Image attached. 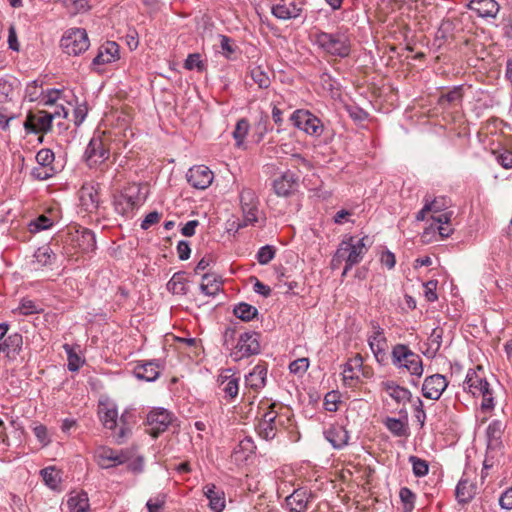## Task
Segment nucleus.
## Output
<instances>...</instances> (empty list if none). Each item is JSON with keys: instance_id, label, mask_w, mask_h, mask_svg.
Returning a JSON list of instances; mask_svg holds the SVG:
<instances>
[{"instance_id": "ddd939ff", "label": "nucleus", "mask_w": 512, "mask_h": 512, "mask_svg": "<svg viewBox=\"0 0 512 512\" xmlns=\"http://www.w3.org/2000/svg\"><path fill=\"white\" fill-rule=\"evenodd\" d=\"M97 463L102 469H109L128 461L127 453L116 451L109 447H100L95 453Z\"/></svg>"}, {"instance_id": "a878e982", "label": "nucleus", "mask_w": 512, "mask_h": 512, "mask_svg": "<svg viewBox=\"0 0 512 512\" xmlns=\"http://www.w3.org/2000/svg\"><path fill=\"white\" fill-rule=\"evenodd\" d=\"M159 368V364L155 361H148L145 363L137 364L134 368V375L140 380L153 382L160 375Z\"/></svg>"}, {"instance_id": "5fc2aeb1", "label": "nucleus", "mask_w": 512, "mask_h": 512, "mask_svg": "<svg viewBox=\"0 0 512 512\" xmlns=\"http://www.w3.org/2000/svg\"><path fill=\"white\" fill-rule=\"evenodd\" d=\"M271 13L273 16H275L277 19L280 20H289V19H295V11H289L286 7L285 2L278 3L276 5H273L271 8Z\"/></svg>"}, {"instance_id": "f3484780", "label": "nucleus", "mask_w": 512, "mask_h": 512, "mask_svg": "<svg viewBox=\"0 0 512 512\" xmlns=\"http://www.w3.org/2000/svg\"><path fill=\"white\" fill-rule=\"evenodd\" d=\"M140 204L138 192H132L131 189L121 193L114 201L116 211L126 216L138 208Z\"/></svg>"}, {"instance_id": "cd10ccee", "label": "nucleus", "mask_w": 512, "mask_h": 512, "mask_svg": "<svg viewBox=\"0 0 512 512\" xmlns=\"http://www.w3.org/2000/svg\"><path fill=\"white\" fill-rule=\"evenodd\" d=\"M222 289V279L215 273H206L202 276L201 292L206 296H215Z\"/></svg>"}, {"instance_id": "de8ad7c7", "label": "nucleus", "mask_w": 512, "mask_h": 512, "mask_svg": "<svg viewBox=\"0 0 512 512\" xmlns=\"http://www.w3.org/2000/svg\"><path fill=\"white\" fill-rule=\"evenodd\" d=\"M249 128L250 124L246 118H241L237 121L235 129L233 131V138L235 139L236 145L238 147H240L243 144L248 134Z\"/></svg>"}, {"instance_id": "f704fd0d", "label": "nucleus", "mask_w": 512, "mask_h": 512, "mask_svg": "<svg viewBox=\"0 0 512 512\" xmlns=\"http://www.w3.org/2000/svg\"><path fill=\"white\" fill-rule=\"evenodd\" d=\"M35 262L44 267V266H51L55 263L57 256L53 252L50 246L45 245L42 247H39L34 254Z\"/></svg>"}, {"instance_id": "7ed1b4c3", "label": "nucleus", "mask_w": 512, "mask_h": 512, "mask_svg": "<svg viewBox=\"0 0 512 512\" xmlns=\"http://www.w3.org/2000/svg\"><path fill=\"white\" fill-rule=\"evenodd\" d=\"M314 43L326 55L346 58L351 53V40L346 31L325 32L317 30L313 33Z\"/></svg>"}, {"instance_id": "f257e3e1", "label": "nucleus", "mask_w": 512, "mask_h": 512, "mask_svg": "<svg viewBox=\"0 0 512 512\" xmlns=\"http://www.w3.org/2000/svg\"><path fill=\"white\" fill-rule=\"evenodd\" d=\"M371 242L368 236H364L358 240L353 236L344 238L331 261L333 269L340 267L342 262H345V266L342 272V276H345L353 266L359 264L365 254L368 252Z\"/></svg>"}, {"instance_id": "e433bc0d", "label": "nucleus", "mask_w": 512, "mask_h": 512, "mask_svg": "<svg viewBox=\"0 0 512 512\" xmlns=\"http://www.w3.org/2000/svg\"><path fill=\"white\" fill-rule=\"evenodd\" d=\"M81 201L86 207V210H92L98 208L99 205V194L94 187H83L81 189Z\"/></svg>"}, {"instance_id": "473e14b6", "label": "nucleus", "mask_w": 512, "mask_h": 512, "mask_svg": "<svg viewBox=\"0 0 512 512\" xmlns=\"http://www.w3.org/2000/svg\"><path fill=\"white\" fill-rule=\"evenodd\" d=\"M362 366V358L360 356L355 357L354 359L349 360L343 369V381L344 384L351 387L358 380L359 376L354 371L355 367L360 368Z\"/></svg>"}, {"instance_id": "b1692460", "label": "nucleus", "mask_w": 512, "mask_h": 512, "mask_svg": "<svg viewBox=\"0 0 512 512\" xmlns=\"http://www.w3.org/2000/svg\"><path fill=\"white\" fill-rule=\"evenodd\" d=\"M203 493L209 500V508L214 512H222L225 508V493L215 484L210 483L203 487Z\"/></svg>"}, {"instance_id": "bf43d9fd", "label": "nucleus", "mask_w": 512, "mask_h": 512, "mask_svg": "<svg viewBox=\"0 0 512 512\" xmlns=\"http://www.w3.org/2000/svg\"><path fill=\"white\" fill-rule=\"evenodd\" d=\"M118 412L115 408H107L101 415L103 425L108 429H114L117 426Z\"/></svg>"}, {"instance_id": "a211bd4d", "label": "nucleus", "mask_w": 512, "mask_h": 512, "mask_svg": "<svg viewBox=\"0 0 512 512\" xmlns=\"http://www.w3.org/2000/svg\"><path fill=\"white\" fill-rule=\"evenodd\" d=\"M506 425L503 421L495 419L490 422L486 429L487 451L499 450L502 446V435Z\"/></svg>"}, {"instance_id": "20e7f679", "label": "nucleus", "mask_w": 512, "mask_h": 512, "mask_svg": "<svg viewBox=\"0 0 512 512\" xmlns=\"http://www.w3.org/2000/svg\"><path fill=\"white\" fill-rule=\"evenodd\" d=\"M463 390L472 394L474 397H482L481 409L483 411H490L494 408L493 391L484 375V369L481 365L467 371L463 382Z\"/></svg>"}, {"instance_id": "6e6552de", "label": "nucleus", "mask_w": 512, "mask_h": 512, "mask_svg": "<svg viewBox=\"0 0 512 512\" xmlns=\"http://www.w3.org/2000/svg\"><path fill=\"white\" fill-rule=\"evenodd\" d=\"M110 156V147L105 138L94 136L88 143L84 158L90 168L104 163Z\"/></svg>"}, {"instance_id": "864d4df0", "label": "nucleus", "mask_w": 512, "mask_h": 512, "mask_svg": "<svg viewBox=\"0 0 512 512\" xmlns=\"http://www.w3.org/2000/svg\"><path fill=\"white\" fill-rule=\"evenodd\" d=\"M275 254L276 248L274 246L265 245L258 250L256 254V259L259 264L266 265L272 261V259L275 257Z\"/></svg>"}, {"instance_id": "58836bf2", "label": "nucleus", "mask_w": 512, "mask_h": 512, "mask_svg": "<svg viewBox=\"0 0 512 512\" xmlns=\"http://www.w3.org/2000/svg\"><path fill=\"white\" fill-rule=\"evenodd\" d=\"M71 16L88 12L91 9L87 0H60Z\"/></svg>"}, {"instance_id": "7c9ffc66", "label": "nucleus", "mask_w": 512, "mask_h": 512, "mask_svg": "<svg viewBox=\"0 0 512 512\" xmlns=\"http://www.w3.org/2000/svg\"><path fill=\"white\" fill-rule=\"evenodd\" d=\"M267 369L262 365H256L246 376V384L254 390H258L265 385Z\"/></svg>"}, {"instance_id": "338daca9", "label": "nucleus", "mask_w": 512, "mask_h": 512, "mask_svg": "<svg viewBox=\"0 0 512 512\" xmlns=\"http://www.w3.org/2000/svg\"><path fill=\"white\" fill-rule=\"evenodd\" d=\"M34 435L38 439V441L46 446L50 443V438L48 436V431L45 425L39 424L33 428Z\"/></svg>"}, {"instance_id": "393cba45", "label": "nucleus", "mask_w": 512, "mask_h": 512, "mask_svg": "<svg viewBox=\"0 0 512 512\" xmlns=\"http://www.w3.org/2000/svg\"><path fill=\"white\" fill-rule=\"evenodd\" d=\"M326 440L331 443L335 449H342L348 444L349 433L342 425H331L324 432Z\"/></svg>"}, {"instance_id": "bb28decb", "label": "nucleus", "mask_w": 512, "mask_h": 512, "mask_svg": "<svg viewBox=\"0 0 512 512\" xmlns=\"http://www.w3.org/2000/svg\"><path fill=\"white\" fill-rule=\"evenodd\" d=\"M218 384L224 396L228 399H233L238 395L239 391V378L233 374H221L218 377Z\"/></svg>"}, {"instance_id": "4be33fe9", "label": "nucleus", "mask_w": 512, "mask_h": 512, "mask_svg": "<svg viewBox=\"0 0 512 512\" xmlns=\"http://www.w3.org/2000/svg\"><path fill=\"white\" fill-rule=\"evenodd\" d=\"M72 241L83 253H90L96 249L95 234L88 228H78L72 238Z\"/></svg>"}, {"instance_id": "69168bd1", "label": "nucleus", "mask_w": 512, "mask_h": 512, "mask_svg": "<svg viewBox=\"0 0 512 512\" xmlns=\"http://www.w3.org/2000/svg\"><path fill=\"white\" fill-rule=\"evenodd\" d=\"M339 394L335 391L328 392L324 397L325 409L329 412H335L338 409Z\"/></svg>"}, {"instance_id": "e2e57ef3", "label": "nucleus", "mask_w": 512, "mask_h": 512, "mask_svg": "<svg viewBox=\"0 0 512 512\" xmlns=\"http://www.w3.org/2000/svg\"><path fill=\"white\" fill-rule=\"evenodd\" d=\"M35 159L38 165L52 166L55 157L52 150L44 148L37 152Z\"/></svg>"}, {"instance_id": "4d7b16f0", "label": "nucleus", "mask_w": 512, "mask_h": 512, "mask_svg": "<svg viewBox=\"0 0 512 512\" xmlns=\"http://www.w3.org/2000/svg\"><path fill=\"white\" fill-rule=\"evenodd\" d=\"M42 93V83L34 80L26 86L25 98H27L30 102H34L39 99Z\"/></svg>"}, {"instance_id": "a18cd8bd", "label": "nucleus", "mask_w": 512, "mask_h": 512, "mask_svg": "<svg viewBox=\"0 0 512 512\" xmlns=\"http://www.w3.org/2000/svg\"><path fill=\"white\" fill-rule=\"evenodd\" d=\"M40 475L42 476L44 483L51 489H56L61 482L60 474L54 466L42 469L40 471Z\"/></svg>"}, {"instance_id": "9b49d317", "label": "nucleus", "mask_w": 512, "mask_h": 512, "mask_svg": "<svg viewBox=\"0 0 512 512\" xmlns=\"http://www.w3.org/2000/svg\"><path fill=\"white\" fill-rule=\"evenodd\" d=\"M24 128L27 133H47L52 128V116L45 110L29 112L24 122Z\"/></svg>"}, {"instance_id": "603ef678", "label": "nucleus", "mask_w": 512, "mask_h": 512, "mask_svg": "<svg viewBox=\"0 0 512 512\" xmlns=\"http://www.w3.org/2000/svg\"><path fill=\"white\" fill-rule=\"evenodd\" d=\"M409 462L412 464L413 474L416 477H423L429 472V465L426 460H423L417 456H410Z\"/></svg>"}, {"instance_id": "c9c22d12", "label": "nucleus", "mask_w": 512, "mask_h": 512, "mask_svg": "<svg viewBox=\"0 0 512 512\" xmlns=\"http://www.w3.org/2000/svg\"><path fill=\"white\" fill-rule=\"evenodd\" d=\"M186 278L183 272L175 273L167 283V289L176 295H186L188 288L186 286Z\"/></svg>"}, {"instance_id": "09e8293b", "label": "nucleus", "mask_w": 512, "mask_h": 512, "mask_svg": "<svg viewBox=\"0 0 512 512\" xmlns=\"http://www.w3.org/2000/svg\"><path fill=\"white\" fill-rule=\"evenodd\" d=\"M424 201L431 208L430 212L433 213L444 211L450 206V200L445 196H439L434 199L425 196Z\"/></svg>"}, {"instance_id": "dca6fc26", "label": "nucleus", "mask_w": 512, "mask_h": 512, "mask_svg": "<svg viewBox=\"0 0 512 512\" xmlns=\"http://www.w3.org/2000/svg\"><path fill=\"white\" fill-rule=\"evenodd\" d=\"M373 333L368 337V343L376 360L381 362L386 356L387 340L384 330L375 322H372Z\"/></svg>"}, {"instance_id": "aec40b11", "label": "nucleus", "mask_w": 512, "mask_h": 512, "mask_svg": "<svg viewBox=\"0 0 512 512\" xmlns=\"http://www.w3.org/2000/svg\"><path fill=\"white\" fill-rule=\"evenodd\" d=\"M119 59V45L113 41H107L101 45L98 54L92 61L93 66L115 62Z\"/></svg>"}, {"instance_id": "ea45409f", "label": "nucleus", "mask_w": 512, "mask_h": 512, "mask_svg": "<svg viewBox=\"0 0 512 512\" xmlns=\"http://www.w3.org/2000/svg\"><path fill=\"white\" fill-rule=\"evenodd\" d=\"M250 76L260 89H266L271 84L269 73L262 66L253 67Z\"/></svg>"}, {"instance_id": "a19ab883", "label": "nucleus", "mask_w": 512, "mask_h": 512, "mask_svg": "<svg viewBox=\"0 0 512 512\" xmlns=\"http://www.w3.org/2000/svg\"><path fill=\"white\" fill-rule=\"evenodd\" d=\"M233 313L237 318L248 322L257 316L258 310L256 307L242 302L234 307Z\"/></svg>"}, {"instance_id": "4468645a", "label": "nucleus", "mask_w": 512, "mask_h": 512, "mask_svg": "<svg viewBox=\"0 0 512 512\" xmlns=\"http://www.w3.org/2000/svg\"><path fill=\"white\" fill-rule=\"evenodd\" d=\"M186 177L192 187L204 190L212 184L214 174L207 166L197 165L188 170Z\"/></svg>"}, {"instance_id": "5701e85b", "label": "nucleus", "mask_w": 512, "mask_h": 512, "mask_svg": "<svg viewBox=\"0 0 512 512\" xmlns=\"http://www.w3.org/2000/svg\"><path fill=\"white\" fill-rule=\"evenodd\" d=\"M298 180V176L288 170L273 181L274 192L278 196L287 197L291 194L293 187L297 185Z\"/></svg>"}, {"instance_id": "774afa93", "label": "nucleus", "mask_w": 512, "mask_h": 512, "mask_svg": "<svg viewBox=\"0 0 512 512\" xmlns=\"http://www.w3.org/2000/svg\"><path fill=\"white\" fill-rule=\"evenodd\" d=\"M220 47L223 51L224 56L230 59L231 55L235 52V47L232 45L231 38L226 35H219Z\"/></svg>"}, {"instance_id": "423d86ee", "label": "nucleus", "mask_w": 512, "mask_h": 512, "mask_svg": "<svg viewBox=\"0 0 512 512\" xmlns=\"http://www.w3.org/2000/svg\"><path fill=\"white\" fill-rule=\"evenodd\" d=\"M243 223L239 228L255 225L258 222L259 200L254 190L243 187L239 192Z\"/></svg>"}, {"instance_id": "6ab92c4d", "label": "nucleus", "mask_w": 512, "mask_h": 512, "mask_svg": "<svg viewBox=\"0 0 512 512\" xmlns=\"http://www.w3.org/2000/svg\"><path fill=\"white\" fill-rule=\"evenodd\" d=\"M468 8L481 18H496L500 5L495 0H470Z\"/></svg>"}, {"instance_id": "13d9d810", "label": "nucleus", "mask_w": 512, "mask_h": 512, "mask_svg": "<svg viewBox=\"0 0 512 512\" xmlns=\"http://www.w3.org/2000/svg\"><path fill=\"white\" fill-rule=\"evenodd\" d=\"M52 225L53 221L50 218H48L45 215H41L34 221L30 222L29 229L32 233H36L42 230L49 229L52 227Z\"/></svg>"}, {"instance_id": "79ce46f5", "label": "nucleus", "mask_w": 512, "mask_h": 512, "mask_svg": "<svg viewBox=\"0 0 512 512\" xmlns=\"http://www.w3.org/2000/svg\"><path fill=\"white\" fill-rule=\"evenodd\" d=\"M442 337H443V329L442 328H434L428 337V349L425 353L431 357H434L436 353L439 351L442 345Z\"/></svg>"}, {"instance_id": "0eeeda50", "label": "nucleus", "mask_w": 512, "mask_h": 512, "mask_svg": "<svg viewBox=\"0 0 512 512\" xmlns=\"http://www.w3.org/2000/svg\"><path fill=\"white\" fill-rule=\"evenodd\" d=\"M90 42L85 29L71 28L61 39V47L68 55L77 56L89 48Z\"/></svg>"}, {"instance_id": "2eb2a0df", "label": "nucleus", "mask_w": 512, "mask_h": 512, "mask_svg": "<svg viewBox=\"0 0 512 512\" xmlns=\"http://www.w3.org/2000/svg\"><path fill=\"white\" fill-rule=\"evenodd\" d=\"M448 386V381L441 374H433L425 378L422 385V394L425 398L438 400Z\"/></svg>"}, {"instance_id": "c85d7f7f", "label": "nucleus", "mask_w": 512, "mask_h": 512, "mask_svg": "<svg viewBox=\"0 0 512 512\" xmlns=\"http://www.w3.org/2000/svg\"><path fill=\"white\" fill-rule=\"evenodd\" d=\"M382 386L383 390L397 403H405L411 397V392L407 388L401 387L393 381L383 382Z\"/></svg>"}, {"instance_id": "f03ea898", "label": "nucleus", "mask_w": 512, "mask_h": 512, "mask_svg": "<svg viewBox=\"0 0 512 512\" xmlns=\"http://www.w3.org/2000/svg\"><path fill=\"white\" fill-rule=\"evenodd\" d=\"M293 425V414L287 408L276 403L269 404L262 414L255 429L258 436L264 440H272L279 431L289 429Z\"/></svg>"}, {"instance_id": "39448f33", "label": "nucleus", "mask_w": 512, "mask_h": 512, "mask_svg": "<svg viewBox=\"0 0 512 512\" xmlns=\"http://www.w3.org/2000/svg\"><path fill=\"white\" fill-rule=\"evenodd\" d=\"M391 360L397 369H405L412 377L421 378L424 370L422 359L407 345L396 344L392 348Z\"/></svg>"}, {"instance_id": "052dcab7", "label": "nucleus", "mask_w": 512, "mask_h": 512, "mask_svg": "<svg viewBox=\"0 0 512 512\" xmlns=\"http://www.w3.org/2000/svg\"><path fill=\"white\" fill-rule=\"evenodd\" d=\"M166 503V495L158 494L155 497L150 498L146 502V508L148 512H162Z\"/></svg>"}, {"instance_id": "37998d69", "label": "nucleus", "mask_w": 512, "mask_h": 512, "mask_svg": "<svg viewBox=\"0 0 512 512\" xmlns=\"http://www.w3.org/2000/svg\"><path fill=\"white\" fill-rule=\"evenodd\" d=\"M385 426L394 436L403 437L408 435V426L401 419L388 417L385 420Z\"/></svg>"}, {"instance_id": "0e129e2a", "label": "nucleus", "mask_w": 512, "mask_h": 512, "mask_svg": "<svg viewBox=\"0 0 512 512\" xmlns=\"http://www.w3.org/2000/svg\"><path fill=\"white\" fill-rule=\"evenodd\" d=\"M308 367V358H299L290 363L289 370L293 374L303 375L307 371Z\"/></svg>"}, {"instance_id": "49530a36", "label": "nucleus", "mask_w": 512, "mask_h": 512, "mask_svg": "<svg viewBox=\"0 0 512 512\" xmlns=\"http://www.w3.org/2000/svg\"><path fill=\"white\" fill-rule=\"evenodd\" d=\"M4 346L7 350V356L11 354H18L23 345L22 335L19 333L10 334L4 341Z\"/></svg>"}, {"instance_id": "9d476101", "label": "nucleus", "mask_w": 512, "mask_h": 512, "mask_svg": "<svg viewBox=\"0 0 512 512\" xmlns=\"http://www.w3.org/2000/svg\"><path fill=\"white\" fill-rule=\"evenodd\" d=\"M293 125L309 135L319 136L323 131V125L319 118L307 110H296L290 116Z\"/></svg>"}, {"instance_id": "f8f14e48", "label": "nucleus", "mask_w": 512, "mask_h": 512, "mask_svg": "<svg viewBox=\"0 0 512 512\" xmlns=\"http://www.w3.org/2000/svg\"><path fill=\"white\" fill-rule=\"evenodd\" d=\"M172 422L171 413L164 408H156L147 415L149 434L156 438L167 430Z\"/></svg>"}, {"instance_id": "2f4dec72", "label": "nucleus", "mask_w": 512, "mask_h": 512, "mask_svg": "<svg viewBox=\"0 0 512 512\" xmlns=\"http://www.w3.org/2000/svg\"><path fill=\"white\" fill-rule=\"evenodd\" d=\"M44 311L42 305L29 298H22L19 306L12 310L13 314L22 316H29L33 314H40Z\"/></svg>"}, {"instance_id": "412c9836", "label": "nucleus", "mask_w": 512, "mask_h": 512, "mask_svg": "<svg viewBox=\"0 0 512 512\" xmlns=\"http://www.w3.org/2000/svg\"><path fill=\"white\" fill-rule=\"evenodd\" d=\"M312 497L313 494L311 491L299 488L294 490V492L286 498V503L292 512H305L308 509V503Z\"/></svg>"}, {"instance_id": "1a4fd4ad", "label": "nucleus", "mask_w": 512, "mask_h": 512, "mask_svg": "<svg viewBox=\"0 0 512 512\" xmlns=\"http://www.w3.org/2000/svg\"><path fill=\"white\" fill-rule=\"evenodd\" d=\"M260 334L257 332L242 333L231 352L235 361L260 353Z\"/></svg>"}, {"instance_id": "3c124183", "label": "nucleus", "mask_w": 512, "mask_h": 512, "mask_svg": "<svg viewBox=\"0 0 512 512\" xmlns=\"http://www.w3.org/2000/svg\"><path fill=\"white\" fill-rule=\"evenodd\" d=\"M68 359V370L71 372H76L80 369L83 361L79 357V355L73 350V348L69 344H64L63 346Z\"/></svg>"}, {"instance_id": "c03bdc74", "label": "nucleus", "mask_w": 512, "mask_h": 512, "mask_svg": "<svg viewBox=\"0 0 512 512\" xmlns=\"http://www.w3.org/2000/svg\"><path fill=\"white\" fill-rule=\"evenodd\" d=\"M452 212L442 213L438 216H432V219L438 223L437 229L442 238H447L453 233V228L449 225Z\"/></svg>"}, {"instance_id": "680f3d73", "label": "nucleus", "mask_w": 512, "mask_h": 512, "mask_svg": "<svg viewBox=\"0 0 512 512\" xmlns=\"http://www.w3.org/2000/svg\"><path fill=\"white\" fill-rule=\"evenodd\" d=\"M184 68L187 70L197 69L198 71H203L205 65L201 60V56L199 53L189 54L184 63Z\"/></svg>"}, {"instance_id": "4c0bfd02", "label": "nucleus", "mask_w": 512, "mask_h": 512, "mask_svg": "<svg viewBox=\"0 0 512 512\" xmlns=\"http://www.w3.org/2000/svg\"><path fill=\"white\" fill-rule=\"evenodd\" d=\"M463 97L462 86H456L449 92L442 94L438 99V104L442 108L461 102Z\"/></svg>"}, {"instance_id": "c756f323", "label": "nucleus", "mask_w": 512, "mask_h": 512, "mask_svg": "<svg viewBox=\"0 0 512 512\" xmlns=\"http://www.w3.org/2000/svg\"><path fill=\"white\" fill-rule=\"evenodd\" d=\"M476 485L468 479L462 478L456 486V498L460 503L469 502L476 494Z\"/></svg>"}, {"instance_id": "8fccbe9b", "label": "nucleus", "mask_w": 512, "mask_h": 512, "mask_svg": "<svg viewBox=\"0 0 512 512\" xmlns=\"http://www.w3.org/2000/svg\"><path fill=\"white\" fill-rule=\"evenodd\" d=\"M399 497L403 503V512H412L416 499L415 493L408 487H402L399 491Z\"/></svg>"}, {"instance_id": "72a5a7b5", "label": "nucleus", "mask_w": 512, "mask_h": 512, "mask_svg": "<svg viewBox=\"0 0 512 512\" xmlns=\"http://www.w3.org/2000/svg\"><path fill=\"white\" fill-rule=\"evenodd\" d=\"M69 512H89V499L85 492L72 495L67 500Z\"/></svg>"}, {"instance_id": "6e6d98bb", "label": "nucleus", "mask_w": 512, "mask_h": 512, "mask_svg": "<svg viewBox=\"0 0 512 512\" xmlns=\"http://www.w3.org/2000/svg\"><path fill=\"white\" fill-rule=\"evenodd\" d=\"M55 174V169L53 166H42L38 165L34 167L31 171V175L36 180H47L51 178Z\"/></svg>"}]
</instances>
